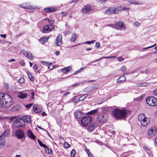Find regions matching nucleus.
Listing matches in <instances>:
<instances>
[{
	"label": "nucleus",
	"instance_id": "1",
	"mask_svg": "<svg viewBox=\"0 0 157 157\" xmlns=\"http://www.w3.org/2000/svg\"><path fill=\"white\" fill-rule=\"evenodd\" d=\"M13 104V101L11 97L4 93L0 94V107L4 108L9 107Z\"/></svg>",
	"mask_w": 157,
	"mask_h": 157
},
{
	"label": "nucleus",
	"instance_id": "2",
	"mask_svg": "<svg viewBox=\"0 0 157 157\" xmlns=\"http://www.w3.org/2000/svg\"><path fill=\"white\" fill-rule=\"evenodd\" d=\"M102 113H106L105 112H111L112 116L117 119H118V108H116L115 109L113 107L111 106H105L101 108Z\"/></svg>",
	"mask_w": 157,
	"mask_h": 157
},
{
	"label": "nucleus",
	"instance_id": "3",
	"mask_svg": "<svg viewBox=\"0 0 157 157\" xmlns=\"http://www.w3.org/2000/svg\"><path fill=\"white\" fill-rule=\"evenodd\" d=\"M129 113L130 112L128 109H118V119H121L125 121Z\"/></svg>",
	"mask_w": 157,
	"mask_h": 157
},
{
	"label": "nucleus",
	"instance_id": "4",
	"mask_svg": "<svg viewBox=\"0 0 157 157\" xmlns=\"http://www.w3.org/2000/svg\"><path fill=\"white\" fill-rule=\"evenodd\" d=\"M108 118V115L106 113H101L99 114L97 121L99 123L104 124L106 122Z\"/></svg>",
	"mask_w": 157,
	"mask_h": 157
},
{
	"label": "nucleus",
	"instance_id": "5",
	"mask_svg": "<svg viewBox=\"0 0 157 157\" xmlns=\"http://www.w3.org/2000/svg\"><path fill=\"white\" fill-rule=\"evenodd\" d=\"M81 122L82 125L87 126L92 122V118L89 115L83 117L81 120Z\"/></svg>",
	"mask_w": 157,
	"mask_h": 157
},
{
	"label": "nucleus",
	"instance_id": "6",
	"mask_svg": "<svg viewBox=\"0 0 157 157\" xmlns=\"http://www.w3.org/2000/svg\"><path fill=\"white\" fill-rule=\"evenodd\" d=\"M138 120L141 124L144 126H146L149 123V119L145 116L144 114H140L138 116Z\"/></svg>",
	"mask_w": 157,
	"mask_h": 157
},
{
	"label": "nucleus",
	"instance_id": "7",
	"mask_svg": "<svg viewBox=\"0 0 157 157\" xmlns=\"http://www.w3.org/2000/svg\"><path fill=\"white\" fill-rule=\"evenodd\" d=\"M147 103L151 106H157V99L153 96L148 97L146 99Z\"/></svg>",
	"mask_w": 157,
	"mask_h": 157
},
{
	"label": "nucleus",
	"instance_id": "8",
	"mask_svg": "<svg viewBox=\"0 0 157 157\" xmlns=\"http://www.w3.org/2000/svg\"><path fill=\"white\" fill-rule=\"evenodd\" d=\"M14 125L17 128L23 127L25 125V123L22 117L21 119H16L13 122Z\"/></svg>",
	"mask_w": 157,
	"mask_h": 157
},
{
	"label": "nucleus",
	"instance_id": "9",
	"mask_svg": "<svg viewBox=\"0 0 157 157\" xmlns=\"http://www.w3.org/2000/svg\"><path fill=\"white\" fill-rule=\"evenodd\" d=\"M15 135L18 139H21L25 137V133L21 129H17L15 132Z\"/></svg>",
	"mask_w": 157,
	"mask_h": 157
},
{
	"label": "nucleus",
	"instance_id": "10",
	"mask_svg": "<svg viewBox=\"0 0 157 157\" xmlns=\"http://www.w3.org/2000/svg\"><path fill=\"white\" fill-rule=\"evenodd\" d=\"M53 26V25H46L43 28V33H46L49 32L51 31Z\"/></svg>",
	"mask_w": 157,
	"mask_h": 157
},
{
	"label": "nucleus",
	"instance_id": "11",
	"mask_svg": "<svg viewBox=\"0 0 157 157\" xmlns=\"http://www.w3.org/2000/svg\"><path fill=\"white\" fill-rule=\"evenodd\" d=\"M97 125L94 122H91L90 124H89L87 128V130L90 132L93 131L95 128L97 127Z\"/></svg>",
	"mask_w": 157,
	"mask_h": 157
},
{
	"label": "nucleus",
	"instance_id": "12",
	"mask_svg": "<svg viewBox=\"0 0 157 157\" xmlns=\"http://www.w3.org/2000/svg\"><path fill=\"white\" fill-rule=\"evenodd\" d=\"M91 10V6L89 5H87L84 6L81 10L82 13H86L89 12Z\"/></svg>",
	"mask_w": 157,
	"mask_h": 157
},
{
	"label": "nucleus",
	"instance_id": "13",
	"mask_svg": "<svg viewBox=\"0 0 157 157\" xmlns=\"http://www.w3.org/2000/svg\"><path fill=\"white\" fill-rule=\"evenodd\" d=\"M156 128L155 127H151L148 131V134L151 136H154L156 133Z\"/></svg>",
	"mask_w": 157,
	"mask_h": 157
},
{
	"label": "nucleus",
	"instance_id": "14",
	"mask_svg": "<svg viewBox=\"0 0 157 157\" xmlns=\"http://www.w3.org/2000/svg\"><path fill=\"white\" fill-rule=\"evenodd\" d=\"M83 113L79 110H77L74 113V115L77 119H79L83 116Z\"/></svg>",
	"mask_w": 157,
	"mask_h": 157
},
{
	"label": "nucleus",
	"instance_id": "15",
	"mask_svg": "<svg viewBox=\"0 0 157 157\" xmlns=\"http://www.w3.org/2000/svg\"><path fill=\"white\" fill-rule=\"evenodd\" d=\"M62 36L61 35H59L56 38L55 44L58 46H60L62 44Z\"/></svg>",
	"mask_w": 157,
	"mask_h": 157
},
{
	"label": "nucleus",
	"instance_id": "16",
	"mask_svg": "<svg viewBox=\"0 0 157 157\" xmlns=\"http://www.w3.org/2000/svg\"><path fill=\"white\" fill-rule=\"evenodd\" d=\"M116 10L115 8L110 7L105 11V13L107 14H113L116 13Z\"/></svg>",
	"mask_w": 157,
	"mask_h": 157
},
{
	"label": "nucleus",
	"instance_id": "17",
	"mask_svg": "<svg viewBox=\"0 0 157 157\" xmlns=\"http://www.w3.org/2000/svg\"><path fill=\"white\" fill-rule=\"evenodd\" d=\"M34 111L36 113H38L41 112L42 111V109L39 107L37 105H35L33 107Z\"/></svg>",
	"mask_w": 157,
	"mask_h": 157
},
{
	"label": "nucleus",
	"instance_id": "18",
	"mask_svg": "<svg viewBox=\"0 0 157 157\" xmlns=\"http://www.w3.org/2000/svg\"><path fill=\"white\" fill-rule=\"evenodd\" d=\"M20 7L24 9H32V6H29L28 5L27 3H25L22 4H21L19 5Z\"/></svg>",
	"mask_w": 157,
	"mask_h": 157
},
{
	"label": "nucleus",
	"instance_id": "19",
	"mask_svg": "<svg viewBox=\"0 0 157 157\" xmlns=\"http://www.w3.org/2000/svg\"><path fill=\"white\" fill-rule=\"evenodd\" d=\"M28 94L25 93L20 92L18 93V97L21 99H24L27 97Z\"/></svg>",
	"mask_w": 157,
	"mask_h": 157
},
{
	"label": "nucleus",
	"instance_id": "20",
	"mask_svg": "<svg viewBox=\"0 0 157 157\" xmlns=\"http://www.w3.org/2000/svg\"><path fill=\"white\" fill-rule=\"evenodd\" d=\"M27 134L28 136L32 139H34L36 138V136L34 135L33 132L30 130H28L27 132Z\"/></svg>",
	"mask_w": 157,
	"mask_h": 157
},
{
	"label": "nucleus",
	"instance_id": "21",
	"mask_svg": "<svg viewBox=\"0 0 157 157\" xmlns=\"http://www.w3.org/2000/svg\"><path fill=\"white\" fill-rule=\"evenodd\" d=\"M6 143V141L4 138H2V136H0V149L2 148Z\"/></svg>",
	"mask_w": 157,
	"mask_h": 157
},
{
	"label": "nucleus",
	"instance_id": "22",
	"mask_svg": "<svg viewBox=\"0 0 157 157\" xmlns=\"http://www.w3.org/2000/svg\"><path fill=\"white\" fill-rule=\"evenodd\" d=\"M71 67H66L61 69V71L64 73H67L71 71Z\"/></svg>",
	"mask_w": 157,
	"mask_h": 157
},
{
	"label": "nucleus",
	"instance_id": "23",
	"mask_svg": "<svg viewBox=\"0 0 157 157\" xmlns=\"http://www.w3.org/2000/svg\"><path fill=\"white\" fill-rule=\"evenodd\" d=\"M22 119H23L25 123V122H26L29 123L31 122L30 117L29 116H23L22 117Z\"/></svg>",
	"mask_w": 157,
	"mask_h": 157
},
{
	"label": "nucleus",
	"instance_id": "24",
	"mask_svg": "<svg viewBox=\"0 0 157 157\" xmlns=\"http://www.w3.org/2000/svg\"><path fill=\"white\" fill-rule=\"evenodd\" d=\"M118 27L120 28L121 29H119L118 28V30H121V29H126V27L125 26L124 24L122 21H118Z\"/></svg>",
	"mask_w": 157,
	"mask_h": 157
},
{
	"label": "nucleus",
	"instance_id": "25",
	"mask_svg": "<svg viewBox=\"0 0 157 157\" xmlns=\"http://www.w3.org/2000/svg\"><path fill=\"white\" fill-rule=\"evenodd\" d=\"M48 38L45 37H42L40 39L39 41L41 44H43L46 43L48 41Z\"/></svg>",
	"mask_w": 157,
	"mask_h": 157
},
{
	"label": "nucleus",
	"instance_id": "26",
	"mask_svg": "<svg viewBox=\"0 0 157 157\" xmlns=\"http://www.w3.org/2000/svg\"><path fill=\"white\" fill-rule=\"evenodd\" d=\"M44 10L46 12L49 13L55 11L56 10V9L55 8H52L50 7L49 8H45L44 9Z\"/></svg>",
	"mask_w": 157,
	"mask_h": 157
},
{
	"label": "nucleus",
	"instance_id": "27",
	"mask_svg": "<svg viewBox=\"0 0 157 157\" xmlns=\"http://www.w3.org/2000/svg\"><path fill=\"white\" fill-rule=\"evenodd\" d=\"M19 107L17 105L14 106L10 109L12 112H16L19 110Z\"/></svg>",
	"mask_w": 157,
	"mask_h": 157
},
{
	"label": "nucleus",
	"instance_id": "28",
	"mask_svg": "<svg viewBox=\"0 0 157 157\" xmlns=\"http://www.w3.org/2000/svg\"><path fill=\"white\" fill-rule=\"evenodd\" d=\"M76 36L75 33H73L71 35V38L70 39L71 42H74L75 41L76 39Z\"/></svg>",
	"mask_w": 157,
	"mask_h": 157
},
{
	"label": "nucleus",
	"instance_id": "29",
	"mask_svg": "<svg viewBox=\"0 0 157 157\" xmlns=\"http://www.w3.org/2000/svg\"><path fill=\"white\" fill-rule=\"evenodd\" d=\"M106 26H109L112 28H114L115 29H118V22L116 25L114 24H109L106 25Z\"/></svg>",
	"mask_w": 157,
	"mask_h": 157
},
{
	"label": "nucleus",
	"instance_id": "30",
	"mask_svg": "<svg viewBox=\"0 0 157 157\" xmlns=\"http://www.w3.org/2000/svg\"><path fill=\"white\" fill-rule=\"evenodd\" d=\"M98 87V84H95L94 87L89 86L87 89H90V91H91L95 89H97Z\"/></svg>",
	"mask_w": 157,
	"mask_h": 157
},
{
	"label": "nucleus",
	"instance_id": "31",
	"mask_svg": "<svg viewBox=\"0 0 157 157\" xmlns=\"http://www.w3.org/2000/svg\"><path fill=\"white\" fill-rule=\"evenodd\" d=\"M126 78L125 77L122 75L118 78V83L125 81Z\"/></svg>",
	"mask_w": 157,
	"mask_h": 157
},
{
	"label": "nucleus",
	"instance_id": "32",
	"mask_svg": "<svg viewBox=\"0 0 157 157\" xmlns=\"http://www.w3.org/2000/svg\"><path fill=\"white\" fill-rule=\"evenodd\" d=\"M9 130L6 129L2 133V135L1 136H2V138H4V137L8 135L9 132Z\"/></svg>",
	"mask_w": 157,
	"mask_h": 157
},
{
	"label": "nucleus",
	"instance_id": "33",
	"mask_svg": "<svg viewBox=\"0 0 157 157\" xmlns=\"http://www.w3.org/2000/svg\"><path fill=\"white\" fill-rule=\"evenodd\" d=\"M98 112V109H95L94 110H92L90 111V112H88L87 114H90L91 115H94L95 114H96Z\"/></svg>",
	"mask_w": 157,
	"mask_h": 157
},
{
	"label": "nucleus",
	"instance_id": "34",
	"mask_svg": "<svg viewBox=\"0 0 157 157\" xmlns=\"http://www.w3.org/2000/svg\"><path fill=\"white\" fill-rule=\"evenodd\" d=\"M87 96V94H86L83 95L79 98V101H80L84 100L86 98Z\"/></svg>",
	"mask_w": 157,
	"mask_h": 157
},
{
	"label": "nucleus",
	"instance_id": "35",
	"mask_svg": "<svg viewBox=\"0 0 157 157\" xmlns=\"http://www.w3.org/2000/svg\"><path fill=\"white\" fill-rule=\"evenodd\" d=\"M27 74L28 77L30 79V80L32 82H33L34 80V78L32 77L31 73L29 72H28L27 73Z\"/></svg>",
	"mask_w": 157,
	"mask_h": 157
},
{
	"label": "nucleus",
	"instance_id": "36",
	"mask_svg": "<svg viewBox=\"0 0 157 157\" xmlns=\"http://www.w3.org/2000/svg\"><path fill=\"white\" fill-rule=\"evenodd\" d=\"M37 142L40 146L43 147L44 148L46 147V145L43 144V143L39 139L38 140Z\"/></svg>",
	"mask_w": 157,
	"mask_h": 157
},
{
	"label": "nucleus",
	"instance_id": "37",
	"mask_svg": "<svg viewBox=\"0 0 157 157\" xmlns=\"http://www.w3.org/2000/svg\"><path fill=\"white\" fill-rule=\"evenodd\" d=\"M45 148V151L48 154H50L52 153V150L51 149L48 147L46 146V147L44 148Z\"/></svg>",
	"mask_w": 157,
	"mask_h": 157
},
{
	"label": "nucleus",
	"instance_id": "38",
	"mask_svg": "<svg viewBox=\"0 0 157 157\" xmlns=\"http://www.w3.org/2000/svg\"><path fill=\"white\" fill-rule=\"evenodd\" d=\"M17 117L16 116H12L10 117L9 119V121L10 122L14 121L16 119Z\"/></svg>",
	"mask_w": 157,
	"mask_h": 157
},
{
	"label": "nucleus",
	"instance_id": "39",
	"mask_svg": "<svg viewBox=\"0 0 157 157\" xmlns=\"http://www.w3.org/2000/svg\"><path fill=\"white\" fill-rule=\"evenodd\" d=\"M25 56L30 59H32L33 58V57L32 55V54L28 52V53H27V55H26Z\"/></svg>",
	"mask_w": 157,
	"mask_h": 157
},
{
	"label": "nucleus",
	"instance_id": "40",
	"mask_svg": "<svg viewBox=\"0 0 157 157\" xmlns=\"http://www.w3.org/2000/svg\"><path fill=\"white\" fill-rule=\"evenodd\" d=\"M73 102L76 103L78 101V99L77 97L76 96H75L71 100Z\"/></svg>",
	"mask_w": 157,
	"mask_h": 157
},
{
	"label": "nucleus",
	"instance_id": "41",
	"mask_svg": "<svg viewBox=\"0 0 157 157\" xmlns=\"http://www.w3.org/2000/svg\"><path fill=\"white\" fill-rule=\"evenodd\" d=\"M75 149H73L71 152V155L72 157H74L75 156Z\"/></svg>",
	"mask_w": 157,
	"mask_h": 157
},
{
	"label": "nucleus",
	"instance_id": "42",
	"mask_svg": "<svg viewBox=\"0 0 157 157\" xmlns=\"http://www.w3.org/2000/svg\"><path fill=\"white\" fill-rule=\"evenodd\" d=\"M130 3L134 4L135 5H138V3L137 2H134L135 1V0H127Z\"/></svg>",
	"mask_w": 157,
	"mask_h": 157
},
{
	"label": "nucleus",
	"instance_id": "43",
	"mask_svg": "<svg viewBox=\"0 0 157 157\" xmlns=\"http://www.w3.org/2000/svg\"><path fill=\"white\" fill-rule=\"evenodd\" d=\"M63 146L64 148H67L70 147V145L67 142H65L63 144Z\"/></svg>",
	"mask_w": 157,
	"mask_h": 157
},
{
	"label": "nucleus",
	"instance_id": "44",
	"mask_svg": "<svg viewBox=\"0 0 157 157\" xmlns=\"http://www.w3.org/2000/svg\"><path fill=\"white\" fill-rule=\"evenodd\" d=\"M25 81L24 78L23 77H21L18 80V82L20 83H22L24 82Z\"/></svg>",
	"mask_w": 157,
	"mask_h": 157
},
{
	"label": "nucleus",
	"instance_id": "45",
	"mask_svg": "<svg viewBox=\"0 0 157 157\" xmlns=\"http://www.w3.org/2000/svg\"><path fill=\"white\" fill-rule=\"evenodd\" d=\"M86 67H85L84 68H81L80 69H79V70H78L77 71H76L75 72L74 74H73L74 75H75L78 73L79 72H80L81 71H82L84 69V68H85Z\"/></svg>",
	"mask_w": 157,
	"mask_h": 157
},
{
	"label": "nucleus",
	"instance_id": "46",
	"mask_svg": "<svg viewBox=\"0 0 157 157\" xmlns=\"http://www.w3.org/2000/svg\"><path fill=\"white\" fill-rule=\"evenodd\" d=\"M144 150L146 151H149L150 150V148L148 147L147 146H144V147H143Z\"/></svg>",
	"mask_w": 157,
	"mask_h": 157
},
{
	"label": "nucleus",
	"instance_id": "47",
	"mask_svg": "<svg viewBox=\"0 0 157 157\" xmlns=\"http://www.w3.org/2000/svg\"><path fill=\"white\" fill-rule=\"evenodd\" d=\"M48 68L50 70H52L53 68V66L51 63H49V65H48Z\"/></svg>",
	"mask_w": 157,
	"mask_h": 157
},
{
	"label": "nucleus",
	"instance_id": "48",
	"mask_svg": "<svg viewBox=\"0 0 157 157\" xmlns=\"http://www.w3.org/2000/svg\"><path fill=\"white\" fill-rule=\"evenodd\" d=\"M120 69H121V71L124 72L126 71V68L125 66H123Z\"/></svg>",
	"mask_w": 157,
	"mask_h": 157
},
{
	"label": "nucleus",
	"instance_id": "49",
	"mask_svg": "<svg viewBox=\"0 0 157 157\" xmlns=\"http://www.w3.org/2000/svg\"><path fill=\"white\" fill-rule=\"evenodd\" d=\"M20 64L23 66H24L25 65V63L24 60H21L20 62Z\"/></svg>",
	"mask_w": 157,
	"mask_h": 157
},
{
	"label": "nucleus",
	"instance_id": "50",
	"mask_svg": "<svg viewBox=\"0 0 157 157\" xmlns=\"http://www.w3.org/2000/svg\"><path fill=\"white\" fill-rule=\"evenodd\" d=\"M32 105H33L32 104H30L28 105H26L25 106L26 108L29 109L31 107Z\"/></svg>",
	"mask_w": 157,
	"mask_h": 157
},
{
	"label": "nucleus",
	"instance_id": "51",
	"mask_svg": "<svg viewBox=\"0 0 157 157\" xmlns=\"http://www.w3.org/2000/svg\"><path fill=\"white\" fill-rule=\"evenodd\" d=\"M41 63L44 65H46V66H48V65H49V63L47 62H45V61H42V62H41Z\"/></svg>",
	"mask_w": 157,
	"mask_h": 157
},
{
	"label": "nucleus",
	"instance_id": "52",
	"mask_svg": "<svg viewBox=\"0 0 157 157\" xmlns=\"http://www.w3.org/2000/svg\"><path fill=\"white\" fill-rule=\"evenodd\" d=\"M124 60V59L123 58L121 57H118V61L121 62L123 61Z\"/></svg>",
	"mask_w": 157,
	"mask_h": 157
},
{
	"label": "nucleus",
	"instance_id": "53",
	"mask_svg": "<svg viewBox=\"0 0 157 157\" xmlns=\"http://www.w3.org/2000/svg\"><path fill=\"white\" fill-rule=\"evenodd\" d=\"M143 98V97L142 96H140L139 97L137 98V100L138 101H140L142 100Z\"/></svg>",
	"mask_w": 157,
	"mask_h": 157
},
{
	"label": "nucleus",
	"instance_id": "54",
	"mask_svg": "<svg viewBox=\"0 0 157 157\" xmlns=\"http://www.w3.org/2000/svg\"><path fill=\"white\" fill-rule=\"evenodd\" d=\"M38 66L36 64H35L33 66L34 69H37L38 68Z\"/></svg>",
	"mask_w": 157,
	"mask_h": 157
},
{
	"label": "nucleus",
	"instance_id": "55",
	"mask_svg": "<svg viewBox=\"0 0 157 157\" xmlns=\"http://www.w3.org/2000/svg\"><path fill=\"white\" fill-rule=\"evenodd\" d=\"M61 14L63 15V16L65 17L68 15V13L67 12H62Z\"/></svg>",
	"mask_w": 157,
	"mask_h": 157
},
{
	"label": "nucleus",
	"instance_id": "56",
	"mask_svg": "<svg viewBox=\"0 0 157 157\" xmlns=\"http://www.w3.org/2000/svg\"><path fill=\"white\" fill-rule=\"evenodd\" d=\"M95 46L96 48H98L100 47V44L99 42H97L95 44Z\"/></svg>",
	"mask_w": 157,
	"mask_h": 157
},
{
	"label": "nucleus",
	"instance_id": "57",
	"mask_svg": "<svg viewBox=\"0 0 157 157\" xmlns=\"http://www.w3.org/2000/svg\"><path fill=\"white\" fill-rule=\"evenodd\" d=\"M148 84V83L147 82H144L141 83V85H142V86H147Z\"/></svg>",
	"mask_w": 157,
	"mask_h": 157
},
{
	"label": "nucleus",
	"instance_id": "58",
	"mask_svg": "<svg viewBox=\"0 0 157 157\" xmlns=\"http://www.w3.org/2000/svg\"><path fill=\"white\" fill-rule=\"evenodd\" d=\"M156 45V44H154L153 45H152V46H149V47H146V48H144V49H148V48H152V47H154V46H155V45Z\"/></svg>",
	"mask_w": 157,
	"mask_h": 157
},
{
	"label": "nucleus",
	"instance_id": "59",
	"mask_svg": "<svg viewBox=\"0 0 157 157\" xmlns=\"http://www.w3.org/2000/svg\"><path fill=\"white\" fill-rule=\"evenodd\" d=\"M89 87V86L86 87L85 89V92H87V93H89V92H90V89H87Z\"/></svg>",
	"mask_w": 157,
	"mask_h": 157
},
{
	"label": "nucleus",
	"instance_id": "60",
	"mask_svg": "<svg viewBox=\"0 0 157 157\" xmlns=\"http://www.w3.org/2000/svg\"><path fill=\"white\" fill-rule=\"evenodd\" d=\"M48 21L50 23H53L54 21V20H50L48 19Z\"/></svg>",
	"mask_w": 157,
	"mask_h": 157
},
{
	"label": "nucleus",
	"instance_id": "61",
	"mask_svg": "<svg viewBox=\"0 0 157 157\" xmlns=\"http://www.w3.org/2000/svg\"><path fill=\"white\" fill-rule=\"evenodd\" d=\"M153 94L154 96H157V89L156 90L154 91Z\"/></svg>",
	"mask_w": 157,
	"mask_h": 157
},
{
	"label": "nucleus",
	"instance_id": "62",
	"mask_svg": "<svg viewBox=\"0 0 157 157\" xmlns=\"http://www.w3.org/2000/svg\"><path fill=\"white\" fill-rule=\"evenodd\" d=\"M134 25L136 26H138L140 24L138 22L136 21L135 22Z\"/></svg>",
	"mask_w": 157,
	"mask_h": 157
},
{
	"label": "nucleus",
	"instance_id": "63",
	"mask_svg": "<svg viewBox=\"0 0 157 157\" xmlns=\"http://www.w3.org/2000/svg\"><path fill=\"white\" fill-rule=\"evenodd\" d=\"M0 36L2 37L3 38H5L6 37V35L5 34H1L0 35Z\"/></svg>",
	"mask_w": 157,
	"mask_h": 157
},
{
	"label": "nucleus",
	"instance_id": "64",
	"mask_svg": "<svg viewBox=\"0 0 157 157\" xmlns=\"http://www.w3.org/2000/svg\"><path fill=\"white\" fill-rule=\"evenodd\" d=\"M21 52L24 55H25V56H26V55H27V53H28V52L23 51V52Z\"/></svg>",
	"mask_w": 157,
	"mask_h": 157
}]
</instances>
